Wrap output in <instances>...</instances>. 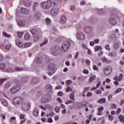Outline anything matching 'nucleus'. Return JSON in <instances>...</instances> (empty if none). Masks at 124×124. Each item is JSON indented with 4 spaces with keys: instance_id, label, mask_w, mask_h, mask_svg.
Wrapping results in <instances>:
<instances>
[{
    "instance_id": "f257e3e1",
    "label": "nucleus",
    "mask_w": 124,
    "mask_h": 124,
    "mask_svg": "<svg viewBox=\"0 0 124 124\" xmlns=\"http://www.w3.org/2000/svg\"><path fill=\"white\" fill-rule=\"evenodd\" d=\"M59 3H61V2H59V0L56 1H54V0H52V7L50 12L52 16H56L58 14L59 12V8H58Z\"/></svg>"
},
{
    "instance_id": "f03ea898",
    "label": "nucleus",
    "mask_w": 124,
    "mask_h": 124,
    "mask_svg": "<svg viewBox=\"0 0 124 124\" xmlns=\"http://www.w3.org/2000/svg\"><path fill=\"white\" fill-rule=\"evenodd\" d=\"M53 0H49L45 2H42L41 5L44 9H49L50 7H52V1ZM57 0H53L55 2ZM58 2H62V0H58Z\"/></svg>"
},
{
    "instance_id": "7ed1b4c3",
    "label": "nucleus",
    "mask_w": 124,
    "mask_h": 124,
    "mask_svg": "<svg viewBox=\"0 0 124 124\" xmlns=\"http://www.w3.org/2000/svg\"><path fill=\"white\" fill-rule=\"evenodd\" d=\"M20 105L23 111H29L31 109V103L24 99L21 102Z\"/></svg>"
},
{
    "instance_id": "20e7f679",
    "label": "nucleus",
    "mask_w": 124,
    "mask_h": 124,
    "mask_svg": "<svg viewBox=\"0 0 124 124\" xmlns=\"http://www.w3.org/2000/svg\"><path fill=\"white\" fill-rule=\"evenodd\" d=\"M71 43L69 41L63 43L61 46V51L62 53H65L67 51H68L69 47H70Z\"/></svg>"
},
{
    "instance_id": "39448f33",
    "label": "nucleus",
    "mask_w": 124,
    "mask_h": 124,
    "mask_svg": "<svg viewBox=\"0 0 124 124\" xmlns=\"http://www.w3.org/2000/svg\"><path fill=\"white\" fill-rule=\"evenodd\" d=\"M61 48L58 46H52L50 48V53L53 56H58Z\"/></svg>"
},
{
    "instance_id": "423d86ee",
    "label": "nucleus",
    "mask_w": 124,
    "mask_h": 124,
    "mask_svg": "<svg viewBox=\"0 0 124 124\" xmlns=\"http://www.w3.org/2000/svg\"><path fill=\"white\" fill-rule=\"evenodd\" d=\"M24 98L19 97L16 96L13 99V103L14 105H19V104H21Z\"/></svg>"
},
{
    "instance_id": "0eeeda50",
    "label": "nucleus",
    "mask_w": 124,
    "mask_h": 124,
    "mask_svg": "<svg viewBox=\"0 0 124 124\" xmlns=\"http://www.w3.org/2000/svg\"><path fill=\"white\" fill-rule=\"evenodd\" d=\"M116 16L114 15H112L110 16V18H109L108 19V22L110 25H112V26H115V25H117V21H116Z\"/></svg>"
},
{
    "instance_id": "6e6552de",
    "label": "nucleus",
    "mask_w": 124,
    "mask_h": 124,
    "mask_svg": "<svg viewBox=\"0 0 124 124\" xmlns=\"http://www.w3.org/2000/svg\"><path fill=\"white\" fill-rule=\"evenodd\" d=\"M20 85H16L12 87L10 91L12 93H18L20 91Z\"/></svg>"
},
{
    "instance_id": "1a4fd4ad",
    "label": "nucleus",
    "mask_w": 124,
    "mask_h": 124,
    "mask_svg": "<svg viewBox=\"0 0 124 124\" xmlns=\"http://www.w3.org/2000/svg\"><path fill=\"white\" fill-rule=\"evenodd\" d=\"M112 73V69L109 66H106L104 69V74L106 76H109Z\"/></svg>"
},
{
    "instance_id": "9d476101",
    "label": "nucleus",
    "mask_w": 124,
    "mask_h": 124,
    "mask_svg": "<svg viewBox=\"0 0 124 124\" xmlns=\"http://www.w3.org/2000/svg\"><path fill=\"white\" fill-rule=\"evenodd\" d=\"M77 37L78 40H84L86 38V36L82 32L79 31L77 33Z\"/></svg>"
},
{
    "instance_id": "9b49d317",
    "label": "nucleus",
    "mask_w": 124,
    "mask_h": 124,
    "mask_svg": "<svg viewBox=\"0 0 124 124\" xmlns=\"http://www.w3.org/2000/svg\"><path fill=\"white\" fill-rule=\"evenodd\" d=\"M46 68L49 71H53L56 69V64L54 63H51L47 65Z\"/></svg>"
},
{
    "instance_id": "f8f14e48",
    "label": "nucleus",
    "mask_w": 124,
    "mask_h": 124,
    "mask_svg": "<svg viewBox=\"0 0 124 124\" xmlns=\"http://www.w3.org/2000/svg\"><path fill=\"white\" fill-rule=\"evenodd\" d=\"M17 24L19 27H24L25 25H26V21L25 20H18Z\"/></svg>"
},
{
    "instance_id": "ddd939ff",
    "label": "nucleus",
    "mask_w": 124,
    "mask_h": 124,
    "mask_svg": "<svg viewBox=\"0 0 124 124\" xmlns=\"http://www.w3.org/2000/svg\"><path fill=\"white\" fill-rule=\"evenodd\" d=\"M21 12L23 13V14H24L25 15H28L29 14V10L28 9H26L25 8L21 7L20 9Z\"/></svg>"
},
{
    "instance_id": "4468645a",
    "label": "nucleus",
    "mask_w": 124,
    "mask_h": 124,
    "mask_svg": "<svg viewBox=\"0 0 124 124\" xmlns=\"http://www.w3.org/2000/svg\"><path fill=\"white\" fill-rule=\"evenodd\" d=\"M93 30V28L92 27H86L84 28V31H85V32H87V33L89 31H92Z\"/></svg>"
},
{
    "instance_id": "2eb2a0df",
    "label": "nucleus",
    "mask_w": 124,
    "mask_h": 124,
    "mask_svg": "<svg viewBox=\"0 0 124 124\" xmlns=\"http://www.w3.org/2000/svg\"><path fill=\"white\" fill-rule=\"evenodd\" d=\"M65 22H66V17L64 16H63L60 19V22L61 24H65Z\"/></svg>"
},
{
    "instance_id": "dca6fc26",
    "label": "nucleus",
    "mask_w": 124,
    "mask_h": 124,
    "mask_svg": "<svg viewBox=\"0 0 124 124\" xmlns=\"http://www.w3.org/2000/svg\"><path fill=\"white\" fill-rule=\"evenodd\" d=\"M16 44L18 47H22L23 46V43L20 40H16Z\"/></svg>"
},
{
    "instance_id": "f3484780",
    "label": "nucleus",
    "mask_w": 124,
    "mask_h": 124,
    "mask_svg": "<svg viewBox=\"0 0 124 124\" xmlns=\"http://www.w3.org/2000/svg\"><path fill=\"white\" fill-rule=\"evenodd\" d=\"M31 45H32L31 42H27L24 44L23 47L24 48H29V47H31Z\"/></svg>"
},
{
    "instance_id": "a211bd4d",
    "label": "nucleus",
    "mask_w": 124,
    "mask_h": 124,
    "mask_svg": "<svg viewBox=\"0 0 124 124\" xmlns=\"http://www.w3.org/2000/svg\"><path fill=\"white\" fill-rule=\"evenodd\" d=\"M102 50V47L100 46H94V52H96L98 51H101Z\"/></svg>"
},
{
    "instance_id": "6ab92c4d",
    "label": "nucleus",
    "mask_w": 124,
    "mask_h": 124,
    "mask_svg": "<svg viewBox=\"0 0 124 124\" xmlns=\"http://www.w3.org/2000/svg\"><path fill=\"white\" fill-rule=\"evenodd\" d=\"M10 123L11 124H16V117H12L10 118Z\"/></svg>"
},
{
    "instance_id": "aec40b11",
    "label": "nucleus",
    "mask_w": 124,
    "mask_h": 124,
    "mask_svg": "<svg viewBox=\"0 0 124 124\" xmlns=\"http://www.w3.org/2000/svg\"><path fill=\"white\" fill-rule=\"evenodd\" d=\"M41 17V13L39 12H37L35 14V19L36 20H39L40 19V17Z\"/></svg>"
},
{
    "instance_id": "412c9836",
    "label": "nucleus",
    "mask_w": 124,
    "mask_h": 124,
    "mask_svg": "<svg viewBox=\"0 0 124 124\" xmlns=\"http://www.w3.org/2000/svg\"><path fill=\"white\" fill-rule=\"evenodd\" d=\"M40 38H41V37H40V35H34V38H33V42H36V41H38V40H40Z\"/></svg>"
},
{
    "instance_id": "4be33fe9",
    "label": "nucleus",
    "mask_w": 124,
    "mask_h": 124,
    "mask_svg": "<svg viewBox=\"0 0 124 124\" xmlns=\"http://www.w3.org/2000/svg\"><path fill=\"white\" fill-rule=\"evenodd\" d=\"M1 101L4 106H5L6 107H7V106L8 105V103L7 102V101H6L3 98H1Z\"/></svg>"
},
{
    "instance_id": "5701e85b",
    "label": "nucleus",
    "mask_w": 124,
    "mask_h": 124,
    "mask_svg": "<svg viewBox=\"0 0 124 124\" xmlns=\"http://www.w3.org/2000/svg\"><path fill=\"white\" fill-rule=\"evenodd\" d=\"M106 101V99H105V98L104 97L99 99L97 101V102H98V103H100V104H102L103 103H105Z\"/></svg>"
},
{
    "instance_id": "b1692460",
    "label": "nucleus",
    "mask_w": 124,
    "mask_h": 124,
    "mask_svg": "<svg viewBox=\"0 0 124 124\" xmlns=\"http://www.w3.org/2000/svg\"><path fill=\"white\" fill-rule=\"evenodd\" d=\"M48 43V39L45 38L44 40V42L40 44V47H42V46H44V45H46Z\"/></svg>"
},
{
    "instance_id": "393cba45",
    "label": "nucleus",
    "mask_w": 124,
    "mask_h": 124,
    "mask_svg": "<svg viewBox=\"0 0 124 124\" xmlns=\"http://www.w3.org/2000/svg\"><path fill=\"white\" fill-rule=\"evenodd\" d=\"M33 115L34 117H37V116H38V108H35L33 111Z\"/></svg>"
},
{
    "instance_id": "a878e982",
    "label": "nucleus",
    "mask_w": 124,
    "mask_h": 124,
    "mask_svg": "<svg viewBox=\"0 0 124 124\" xmlns=\"http://www.w3.org/2000/svg\"><path fill=\"white\" fill-rule=\"evenodd\" d=\"M46 90H48L50 93H51L52 91L53 90V87H52V85L48 84L47 85H46Z\"/></svg>"
},
{
    "instance_id": "bb28decb",
    "label": "nucleus",
    "mask_w": 124,
    "mask_h": 124,
    "mask_svg": "<svg viewBox=\"0 0 124 124\" xmlns=\"http://www.w3.org/2000/svg\"><path fill=\"white\" fill-rule=\"evenodd\" d=\"M38 7V3L34 2L33 4V10L34 11L36 10V8Z\"/></svg>"
},
{
    "instance_id": "cd10ccee",
    "label": "nucleus",
    "mask_w": 124,
    "mask_h": 124,
    "mask_svg": "<svg viewBox=\"0 0 124 124\" xmlns=\"http://www.w3.org/2000/svg\"><path fill=\"white\" fill-rule=\"evenodd\" d=\"M11 86V83L10 82H7L4 84V89H8Z\"/></svg>"
},
{
    "instance_id": "c85d7f7f",
    "label": "nucleus",
    "mask_w": 124,
    "mask_h": 124,
    "mask_svg": "<svg viewBox=\"0 0 124 124\" xmlns=\"http://www.w3.org/2000/svg\"><path fill=\"white\" fill-rule=\"evenodd\" d=\"M42 62V58H38L35 59V63H41V62Z\"/></svg>"
},
{
    "instance_id": "c756f323",
    "label": "nucleus",
    "mask_w": 124,
    "mask_h": 124,
    "mask_svg": "<svg viewBox=\"0 0 124 124\" xmlns=\"http://www.w3.org/2000/svg\"><path fill=\"white\" fill-rule=\"evenodd\" d=\"M30 37H31V35H30L29 33H26L24 35V39H25V40H29Z\"/></svg>"
},
{
    "instance_id": "7c9ffc66",
    "label": "nucleus",
    "mask_w": 124,
    "mask_h": 124,
    "mask_svg": "<svg viewBox=\"0 0 124 124\" xmlns=\"http://www.w3.org/2000/svg\"><path fill=\"white\" fill-rule=\"evenodd\" d=\"M6 67V66L5 65V63L2 62L0 63V69H4Z\"/></svg>"
},
{
    "instance_id": "2f4dec72",
    "label": "nucleus",
    "mask_w": 124,
    "mask_h": 124,
    "mask_svg": "<svg viewBox=\"0 0 124 124\" xmlns=\"http://www.w3.org/2000/svg\"><path fill=\"white\" fill-rule=\"evenodd\" d=\"M123 91V88H118L115 91H114V94H117V93H121Z\"/></svg>"
},
{
    "instance_id": "473e14b6",
    "label": "nucleus",
    "mask_w": 124,
    "mask_h": 124,
    "mask_svg": "<svg viewBox=\"0 0 124 124\" xmlns=\"http://www.w3.org/2000/svg\"><path fill=\"white\" fill-rule=\"evenodd\" d=\"M54 115L55 113H54V112L51 111L50 113L46 114V116L48 118L49 117H53V116H54Z\"/></svg>"
},
{
    "instance_id": "72a5a7b5",
    "label": "nucleus",
    "mask_w": 124,
    "mask_h": 124,
    "mask_svg": "<svg viewBox=\"0 0 124 124\" xmlns=\"http://www.w3.org/2000/svg\"><path fill=\"white\" fill-rule=\"evenodd\" d=\"M118 118L120 120V121L122 123H124V116L123 115H120L118 116Z\"/></svg>"
},
{
    "instance_id": "f704fd0d",
    "label": "nucleus",
    "mask_w": 124,
    "mask_h": 124,
    "mask_svg": "<svg viewBox=\"0 0 124 124\" xmlns=\"http://www.w3.org/2000/svg\"><path fill=\"white\" fill-rule=\"evenodd\" d=\"M103 13H104V11L102 9L97 10V14H99V15H101V14H103Z\"/></svg>"
},
{
    "instance_id": "c9c22d12",
    "label": "nucleus",
    "mask_w": 124,
    "mask_h": 124,
    "mask_svg": "<svg viewBox=\"0 0 124 124\" xmlns=\"http://www.w3.org/2000/svg\"><path fill=\"white\" fill-rule=\"evenodd\" d=\"M24 32H17V37L21 38L24 35Z\"/></svg>"
},
{
    "instance_id": "e433bc0d",
    "label": "nucleus",
    "mask_w": 124,
    "mask_h": 124,
    "mask_svg": "<svg viewBox=\"0 0 124 124\" xmlns=\"http://www.w3.org/2000/svg\"><path fill=\"white\" fill-rule=\"evenodd\" d=\"M31 32L32 33L33 35H35V34L37 33V31H36V30L35 29H32L31 30Z\"/></svg>"
},
{
    "instance_id": "4c0bfd02",
    "label": "nucleus",
    "mask_w": 124,
    "mask_h": 124,
    "mask_svg": "<svg viewBox=\"0 0 124 124\" xmlns=\"http://www.w3.org/2000/svg\"><path fill=\"white\" fill-rule=\"evenodd\" d=\"M95 79V75L92 76L90 78V79H89V82H90V83H91V82L93 81V80H94Z\"/></svg>"
},
{
    "instance_id": "58836bf2",
    "label": "nucleus",
    "mask_w": 124,
    "mask_h": 124,
    "mask_svg": "<svg viewBox=\"0 0 124 124\" xmlns=\"http://www.w3.org/2000/svg\"><path fill=\"white\" fill-rule=\"evenodd\" d=\"M72 102H74V100H68L67 101L65 102V104H70L71 103H72Z\"/></svg>"
},
{
    "instance_id": "ea45409f",
    "label": "nucleus",
    "mask_w": 124,
    "mask_h": 124,
    "mask_svg": "<svg viewBox=\"0 0 124 124\" xmlns=\"http://www.w3.org/2000/svg\"><path fill=\"white\" fill-rule=\"evenodd\" d=\"M120 47V45H119V43H116L114 45V49H119V47Z\"/></svg>"
},
{
    "instance_id": "a19ab883",
    "label": "nucleus",
    "mask_w": 124,
    "mask_h": 124,
    "mask_svg": "<svg viewBox=\"0 0 124 124\" xmlns=\"http://www.w3.org/2000/svg\"><path fill=\"white\" fill-rule=\"evenodd\" d=\"M55 112H56V113H59V112H60V110H61V108H60L59 107H56L55 108Z\"/></svg>"
},
{
    "instance_id": "79ce46f5",
    "label": "nucleus",
    "mask_w": 124,
    "mask_h": 124,
    "mask_svg": "<svg viewBox=\"0 0 124 124\" xmlns=\"http://www.w3.org/2000/svg\"><path fill=\"white\" fill-rule=\"evenodd\" d=\"M3 34L5 37H8V38H10V37H11V36H10V35H9L8 34H7V33L5 32H3Z\"/></svg>"
},
{
    "instance_id": "37998d69",
    "label": "nucleus",
    "mask_w": 124,
    "mask_h": 124,
    "mask_svg": "<svg viewBox=\"0 0 124 124\" xmlns=\"http://www.w3.org/2000/svg\"><path fill=\"white\" fill-rule=\"evenodd\" d=\"M11 47V45L10 44H8L7 45L5 46V48L6 49V50H8V51H9V50H10V47Z\"/></svg>"
},
{
    "instance_id": "c03bdc74",
    "label": "nucleus",
    "mask_w": 124,
    "mask_h": 124,
    "mask_svg": "<svg viewBox=\"0 0 124 124\" xmlns=\"http://www.w3.org/2000/svg\"><path fill=\"white\" fill-rule=\"evenodd\" d=\"M111 109H117V105L116 104H112L111 105Z\"/></svg>"
},
{
    "instance_id": "a18cd8bd",
    "label": "nucleus",
    "mask_w": 124,
    "mask_h": 124,
    "mask_svg": "<svg viewBox=\"0 0 124 124\" xmlns=\"http://www.w3.org/2000/svg\"><path fill=\"white\" fill-rule=\"evenodd\" d=\"M93 70H94L95 71H98V70H99L98 67H97V66H96L95 65H93Z\"/></svg>"
},
{
    "instance_id": "49530a36",
    "label": "nucleus",
    "mask_w": 124,
    "mask_h": 124,
    "mask_svg": "<svg viewBox=\"0 0 124 124\" xmlns=\"http://www.w3.org/2000/svg\"><path fill=\"white\" fill-rule=\"evenodd\" d=\"M123 80V74H120L119 76L118 81H121Z\"/></svg>"
},
{
    "instance_id": "de8ad7c7",
    "label": "nucleus",
    "mask_w": 124,
    "mask_h": 124,
    "mask_svg": "<svg viewBox=\"0 0 124 124\" xmlns=\"http://www.w3.org/2000/svg\"><path fill=\"white\" fill-rule=\"evenodd\" d=\"M5 80H7V78H0V85H2Z\"/></svg>"
},
{
    "instance_id": "09e8293b",
    "label": "nucleus",
    "mask_w": 124,
    "mask_h": 124,
    "mask_svg": "<svg viewBox=\"0 0 124 124\" xmlns=\"http://www.w3.org/2000/svg\"><path fill=\"white\" fill-rule=\"evenodd\" d=\"M101 85V81H98L96 84V87L97 89H98L99 88V86Z\"/></svg>"
},
{
    "instance_id": "8fccbe9b",
    "label": "nucleus",
    "mask_w": 124,
    "mask_h": 124,
    "mask_svg": "<svg viewBox=\"0 0 124 124\" xmlns=\"http://www.w3.org/2000/svg\"><path fill=\"white\" fill-rule=\"evenodd\" d=\"M105 49H107L108 51H111V48L109 46V45H106L105 46Z\"/></svg>"
},
{
    "instance_id": "3c124183",
    "label": "nucleus",
    "mask_w": 124,
    "mask_h": 124,
    "mask_svg": "<svg viewBox=\"0 0 124 124\" xmlns=\"http://www.w3.org/2000/svg\"><path fill=\"white\" fill-rule=\"evenodd\" d=\"M102 62H107V59L105 57H103L102 58Z\"/></svg>"
},
{
    "instance_id": "603ef678",
    "label": "nucleus",
    "mask_w": 124,
    "mask_h": 124,
    "mask_svg": "<svg viewBox=\"0 0 124 124\" xmlns=\"http://www.w3.org/2000/svg\"><path fill=\"white\" fill-rule=\"evenodd\" d=\"M46 62H51V59L49 58L48 56L46 57Z\"/></svg>"
},
{
    "instance_id": "864d4df0",
    "label": "nucleus",
    "mask_w": 124,
    "mask_h": 124,
    "mask_svg": "<svg viewBox=\"0 0 124 124\" xmlns=\"http://www.w3.org/2000/svg\"><path fill=\"white\" fill-rule=\"evenodd\" d=\"M83 73H84V74L88 75L89 74V70L87 69H84L83 71Z\"/></svg>"
},
{
    "instance_id": "5fc2aeb1",
    "label": "nucleus",
    "mask_w": 124,
    "mask_h": 124,
    "mask_svg": "<svg viewBox=\"0 0 124 124\" xmlns=\"http://www.w3.org/2000/svg\"><path fill=\"white\" fill-rule=\"evenodd\" d=\"M15 69L16 71H23V68L20 67H16Z\"/></svg>"
},
{
    "instance_id": "6e6d98bb",
    "label": "nucleus",
    "mask_w": 124,
    "mask_h": 124,
    "mask_svg": "<svg viewBox=\"0 0 124 124\" xmlns=\"http://www.w3.org/2000/svg\"><path fill=\"white\" fill-rule=\"evenodd\" d=\"M111 39H112V40H115L116 38H117V36H116V34H114L113 35H111L110 37Z\"/></svg>"
},
{
    "instance_id": "4d7b16f0",
    "label": "nucleus",
    "mask_w": 124,
    "mask_h": 124,
    "mask_svg": "<svg viewBox=\"0 0 124 124\" xmlns=\"http://www.w3.org/2000/svg\"><path fill=\"white\" fill-rule=\"evenodd\" d=\"M122 109H121V108H118L116 112V115H119Z\"/></svg>"
},
{
    "instance_id": "13d9d810",
    "label": "nucleus",
    "mask_w": 124,
    "mask_h": 124,
    "mask_svg": "<svg viewBox=\"0 0 124 124\" xmlns=\"http://www.w3.org/2000/svg\"><path fill=\"white\" fill-rule=\"evenodd\" d=\"M96 93V94H101V93H102L101 92V91L99 90H97L95 91Z\"/></svg>"
},
{
    "instance_id": "bf43d9fd",
    "label": "nucleus",
    "mask_w": 124,
    "mask_h": 124,
    "mask_svg": "<svg viewBox=\"0 0 124 124\" xmlns=\"http://www.w3.org/2000/svg\"><path fill=\"white\" fill-rule=\"evenodd\" d=\"M72 91V88H70V87H67L66 89L67 93Z\"/></svg>"
},
{
    "instance_id": "052dcab7",
    "label": "nucleus",
    "mask_w": 124,
    "mask_h": 124,
    "mask_svg": "<svg viewBox=\"0 0 124 124\" xmlns=\"http://www.w3.org/2000/svg\"><path fill=\"white\" fill-rule=\"evenodd\" d=\"M85 63H86V65H90V64H91V61H90V60H87L85 61Z\"/></svg>"
},
{
    "instance_id": "680f3d73",
    "label": "nucleus",
    "mask_w": 124,
    "mask_h": 124,
    "mask_svg": "<svg viewBox=\"0 0 124 124\" xmlns=\"http://www.w3.org/2000/svg\"><path fill=\"white\" fill-rule=\"evenodd\" d=\"M57 100L59 103H62V98L58 97L57 98Z\"/></svg>"
},
{
    "instance_id": "e2e57ef3",
    "label": "nucleus",
    "mask_w": 124,
    "mask_h": 124,
    "mask_svg": "<svg viewBox=\"0 0 124 124\" xmlns=\"http://www.w3.org/2000/svg\"><path fill=\"white\" fill-rule=\"evenodd\" d=\"M72 83V81L71 80H68L66 81V85H69V84H71Z\"/></svg>"
},
{
    "instance_id": "0e129e2a",
    "label": "nucleus",
    "mask_w": 124,
    "mask_h": 124,
    "mask_svg": "<svg viewBox=\"0 0 124 124\" xmlns=\"http://www.w3.org/2000/svg\"><path fill=\"white\" fill-rule=\"evenodd\" d=\"M48 123H49V124H52V123H53V119H52V118L49 117L48 118Z\"/></svg>"
},
{
    "instance_id": "69168bd1",
    "label": "nucleus",
    "mask_w": 124,
    "mask_h": 124,
    "mask_svg": "<svg viewBox=\"0 0 124 124\" xmlns=\"http://www.w3.org/2000/svg\"><path fill=\"white\" fill-rule=\"evenodd\" d=\"M69 98L72 100H74V94H71L69 96Z\"/></svg>"
},
{
    "instance_id": "338daca9",
    "label": "nucleus",
    "mask_w": 124,
    "mask_h": 124,
    "mask_svg": "<svg viewBox=\"0 0 124 124\" xmlns=\"http://www.w3.org/2000/svg\"><path fill=\"white\" fill-rule=\"evenodd\" d=\"M57 95H58L59 96H62V95H63V93H62L61 92H59L57 93Z\"/></svg>"
},
{
    "instance_id": "774afa93",
    "label": "nucleus",
    "mask_w": 124,
    "mask_h": 124,
    "mask_svg": "<svg viewBox=\"0 0 124 124\" xmlns=\"http://www.w3.org/2000/svg\"><path fill=\"white\" fill-rule=\"evenodd\" d=\"M124 104V99H121L120 102V105L122 106Z\"/></svg>"
}]
</instances>
